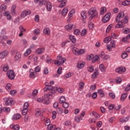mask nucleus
I'll use <instances>...</instances> for the list:
<instances>
[{"label":"nucleus","mask_w":130,"mask_h":130,"mask_svg":"<svg viewBox=\"0 0 130 130\" xmlns=\"http://www.w3.org/2000/svg\"><path fill=\"white\" fill-rule=\"evenodd\" d=\"M88 27L89 29H90V30H92V29H94V23H93V22H90L88 23Z\"/></svg>","instance_id":"nucleus-47"},{"label":"nucleus","mask_w":130,"mask_h":130,"mask_svg":"<svg viewBox=\"0 0 130 130\" xmlns=\"http://www.w3.org/2000/svg\"><path fill=\"white\" fill-rule=\"evenodd\" d=\"M122 6H129L130 1H125L122 3Z\"/></svg>","instance_id":"nucleus-46"},{"label":"nucleus","mask_w":130,"mask_h":130,"mask_svg":"<svg viewBox=\"0 0 130 130\" xmlns=\"http://www.w3.org/2000/svg\"><path fill=\"white\" fill-rule=\"evenodd\" d=\"M112 39V38L111 37H107L104 39V42H105V43H108L109 42H110V41H111Z\"/></svg>","instance_id":"nucleus-33"},{"label":"nucleus","mask_w":130,"mask_h":130,"mask_svg":"<svg viewBox=\"0 0 130 130\" xmlns=\"http://www.w3.org/2000/svg\"><path fill=\"white\" fill-rule=\"evenodd\" d=\"M116 28H123L124 27V24L122 22V21L119 22V23L116 25Z\"/></svg>","instance_id":"nucleus-27"},{"label":"nucleus","mask_w":130,"mask_h":130,"mask_svg":"<svg viewBox=\"0 0 130 130\" xmlns=\"http://www.w3.org/2000/svg\"><path fill=\"white\" fill-rule=\"evenodd\" d=\"M55 93H56V88H53L52 91H50L49 93L45 94L44 95V98H48V99H49L51 98V97H52V95H53V94H55Z\"/></svg>","instance_id":"nucleus-5"},{"label":"nucleus","mask_w":130,"mask_h":130,"mask_svg":"<svg viewBox=\"0 0 130 130\" xmlns=\"http://www.w3.org/2000/svg\"><path fill=\"white\" fill-rule=\"evenodd\" d=\"M98 75H99L98 71H96L92 74V75H91V78H92V79H95V78H96Z\"/></svg>","instance_id":"nucleus-48"},{"label":"nucleus","mask_w":130,"mask_h":130,"mask_svg":"<svg viewBox=\"0 0 130 130\" xmlns=\"http://www.w3.org/2000/svg\"><path fill=\"white\" fill-rule=\"evenodd\" d=\"M84 86H85V83H84L83 82H80L79 83V89H83Z\"/></svg>","instance_id":"nucleus-62"},{"label":"nucleus","mask_w":130,"mask_h":130,"mask_svg":"<svg viewBox=\"0 0 130 130\" xmlns=\"http://www.w3.org/2000/svg\"><path fill=\"white\" fill-rule=\"evenodd\" d=\"M86 34H87V29H83L82 30L81 32V36H85V35H86Z\"/></svg>","instance_id":"nucleus-59"},{"label":"nucleus","mask_w":130,"mask_h":130,"mask_svg":"<svg viewBox=\"0 0 130 130\" xmlns=\"http://www.w3.org/2000/svg\"><path fill=\"white\" fill-rule=\"evenodd\" d=\"M41 70V67L39 66H37L35 69V71L36 73H39Z\"/></svg>","instance_id":"nucleus-51"},{"label":"nucleus","mask_w":130,"mask_h":130,"mask_svg":"<svg viewBox=\"0 0 130 130\" xmlns=\"http://www.w3.org/2000/svg\"><path fill=\"white\" fill-rule=\"evenodd\" d=\"M40 29L36 28L34 30V34L35 35H39L40 34Z\"/></svg>","instance_id":"nucleus-40"},{"label":"nucleus","mask_w":130,"mask_h":130,"mask_svg":"<svg viewBox=\"0 0 130 130\" xmlns=\"http://www.w3.org/2000/svg\"><path fill=\"white\" fill-rule=\"evenodd\" d=\"M69 106H70V104L68 102H64V103L62 104L63 108H69Z\"/></svg>","instance_id":"nucleus-50"},{"label":"nucleus","mask_w":130,"mask_h":130,"mask_svg":"<svg viewBox=\"0 0 130 130\" xmlns=\"http://www.w3.org/2000/svg\"><path fill=\"white\" fill-rule=\"evenodd\" d=\"M65 29L67 30H71V29L74 30V29H76V25L69 23L65 26Z\"/></svg>","instance_id":"nucleus-9"},{"label":"nucleus","mask_w":130,"mask_h":130,"mask_svg":"<svg viewBox=\"0 0 130 130\" xmlns=\"http://www.w3.org/2000/svg\"><path fill=\"white\" fill-rule=\"evenodd\" d=\"M85 64H86V63L84 62L78 61L77 63V68L78 69H83L84 67H85Z\"/></svg>","instance_id":"nucleus-14"},{"label":"nucleus","mask_w":130,"mask_h":130,"mask_svg":"<svg viewBox=\"0 0 130 130\" xmlns=\"http://www.w3.org/2000/svg\"><path fill=\"white\" fill-rule=\"evenodd\" d=\"M9 69H10V67H9V66L6 65L3 68V71H4V72H8V71H9Z\"/></svg>","instance_id":"nucleus-64"},{"label":"nucleus","mask_w":130,"mask_h":130,"mask_svg":"<svg viewBox=\"0 0 130 130\" xmlns=\"http://www.w3.org/2000/svg\"><path fill=\"white\" fill-rule=\"evenodd\" d=\"M43 103H44V104H46V105L49 104L50 103L49 99L47 98H44Z\"/></svg>","instance_id":"nucleus-45"},{"label":"nucleus","mask_w":130,"mask_h":130,"mask_svg":"<svg viewBox=\"0 0 130 130\" xmlns=\"http://www.w3.org/2000/svg\"><path fill=\"white\" fill-rule=\"evenodd\" d=\"M57 112L59 114H62V112H63V110H62V109H61L60 108H57Z\"/></svg>","instance_id":"nucleus-61"},{"label":"nucleus","mask_w":130,"mask_h":130,"mask_svg":"<svg viewBox=\"0 0 130 130\" xmlns=\"http://www.w3.org/2000/svg\"><path fill=\"white\" fill-rule=\"evenodd\" d=\"M59 102L60 104H62L63 103L66 102V97L62 96L59 99Z\"/></svg>","instance_id":"nucleus-32"},{"label":"nucleus","mask_w":130,"mask_h":130,"mask_svg":"<svg viewBox=\"0 0 130 130\" xmlns=\"http://www.w3.org/2000/svg\"><path fill=\"white\" fill-rule=\"evenodd\" d=\"M81 16L83 20H85L87 18V14L86 11H82L81 13Z\"/></svg>","instance_id":"nucleus-36"},{"label":"nucleus","mask_w":130,"mask_h":130,"mask_svg":"<svg viewBox=\"0 0 130 130\" xmlns=\"http://www.w3.org/2000/svg\"><path fill=\"white\" fill-rule=\"evenodd\" d=\"M98 93L101 96V97H104L105 96V94H104V92H103V90L102 89H99L98 90Z\"/></svg>","instance_id":"nucleus-35"},{"label":"nucleus","mask_w":130,"mask_h":130,"mask_svg":"<svg viewBox=\"0 0 130 130\" xmlns=\"http://www.w3.org/2000/svg\"><path fill=\"white\" fill-rule=\"evenodd\" d=\"M53 89H56V91H57V87H53L51 85H48V86H45L44 88V91H45V92H47V90H49L50 91H53Z\"/></svg>","instance_id":"nucleus-8"},{"label":"nucleus","mask_w":130,"mask_h":130,"mask_svg":"<svg viewBox=\"0 0 130 130\" xmlns=\"http://www.w3.org/2000/svg\"><path fill=\"white\" fill-rule=\"evenodd\" d=\"M92 114L94 116L95 118H100V115L97 114L95 111H92Z\"/></svg>","instance_id":"nucleus-42"},{"label":"nucleus","mask_w":130,"mask_h":130,"mask_svg":"<svg viewBox=\"0 0 130 130\" xmlns=\"http://www.w3.org/2000/svg\"><path fill=\"white\" fill-rule=\"evenodd\" d=\"M124 17V13L120 12L118 14L116 17V22H119L121 21V19Z\"/></svg>","instance_id":"nucleus-7"},{"label":"nucleus","mask_w":130,"mask_h":130,"mask_svg":"<svg viewBox=\"0 0 130 130\" xmlns=\"http://www.w3.org/2000/svg\"><path fill=\"white\" fill-rule=\"evenodd\" d=\"M7 55H8V53L6 51H3L0 53V58H4Z\"/></svg>","instance_id":"nucleus-29"},{"label":"nucleus","mask_w":130,"mask_h":130,"mask_svg":"<svg viewBox=\"0 0 130 130\" xmlns=\"http://www.w3.org/2000/svg\"><path fill=\"white\" fill-rule=\"evenodd\" d=\"M8 39V36H0V42L2 43L4 46L6 45V43L4 42L3 40H7Z\"/></svg>","instance_id":"nucleus-13"},{"label":"nucleus","mask_w":130,"mask_h":130,"mask_svg":"<svg viewBox=\"0 0 130 130\" xmlns=\"http://www.w3.org/2000/svg\"><path fill=\"white\" fill-rule=\"evenodd\" d=\"M14 59L15 60H20L21 59V53L20 52H16Z\"/></svg>","instance_id":"nucleus-18"},{"label":"nucleus","mask_w":130,"mask_h":130,"mask_svg":"<svg viewBox=\"0 0 130 130\" xmlns=\"http://www.w3.org/2000/svg\"><path fill=\"white\" fill-rule=\"evenodd\" d=\"M43 33L45 35L49 36V35H50V29L48 27H46L43 30Z\"/></svg>","instance_id":"nucleus-17"},{"label":"nucleus","mask_w":130,"mask_h":130,"mask_svg":"<svg viewBox=\"0 0 130 130\" xmlns=\"http://www.w3.org/2000/svg\"><path fill=\"white\" fill-rule=\"evenodd\" d=\"M72 51L75 55L79 56L82 55V54H84L86 52V50L85 49H79L78 48L74 47L72 49Z\"/></svg>","instance_id":"nucleus-2"},{"label":"nucleus","mask_w":130,"mask_h":130,"mask_svg":"<svg viewBox=\"0 0 130 130\" xmlns=\"http://www.w3.org/2000/svg\"><path fill=\"white\" fill-rule=\"evenodd\" d=\"M69 39H70V41H71V42H72V43H75L76 41V38L75 37V36H74L73 35L69 36Z\"/></svg>","instance_id":"nucleus-30"},{"label":"nucleus","mask_w":130,"mask_h":130,"mask_svg":"<svg viewBox=\"0 0 130 130\" xmlns=\"http://www.w3.org/2000/svg\"><path fill=\"white\" fill-rule=\"evenodd\" d=\"M32 52L31 49L28 48L24 53V56H28Z\"/></svg>","instance_id":"nucleus-37"},{"label":"nucleus","mask_w":130,"mask_h":130,"mask_svg":"<svg viewBox=\"0 0 130 130\" xmlns=\"http://www.w3.org/2000/svg\"><path fill=\"white\" fill-rule=\"evenodd\" d=\"M74 14H75V10H72L69 13L68 17H69V18L73 17V16H74Z\"/></svg>","instance_id":"nucleus-55"},{"label":"nucleus","mask_w":130,"mask_h":130,"mask_svg":"<svg viewBox=\"0 0 130 130\" xmlns=\"http://www.w3.org/2000/svg\"><path fill=\"white\" fill-rule=\"evenodd\" d=\"M109 95L110 97V98H112V99H115V94L113 92H110L109 93Z\"/></svg>","instance_id":"nucleus-60"},{"label":"nucleus","mask_w":130,"mask_h":130,"mask_svg":"<svg viewBox=\"0 0 130 130\" xmlns=\"http://www.w3.org/2000/svg\"><path fill=\"white\" fill-rule=\"evenodd\" d=\"M20 118H21V115L17 113L12 116V119H13V120H18V119H20Z\"/></svg>","instance_id":"nucleus-16"},{"label":"nucleus","mask_w":130,"mask_h":130,"mask_svg":"<svg viewBox=\"0 0 130 130\" xmlns=\"http://www.w3.org/2000/svg\"><path fill=\"white\" fill-rule=\"evenodd\" d=\"M36 111H37L36 113V116H39V115H41V116H43V115L41 114V109H36Z\"/></svg>","instance_id":"nucleus-39"},{"label":"nucleus","mask_w":130,"mask_h":130,"mask_svg":"<svg viewBox=\"0 0 130 130\" xmlns=\"http://www.w3.org/2000/svg\"><path fill=\"white\" fill-rule=\"evenodd\" d=\"M11 14L12 16L16 15V5H13L11 8Z\"/></svg>","instance_id":"nucleus-28"},{"label":"nucleus","mask_w":130,"mask_h":130,"mask_svg":"<svg viewBox=\"0 0 130 130\" xmlns=\"http://www.w3.org/2000/svg\"><path fill=\"white\" fill-rule=\"evenodd\" d=\"M123 32L124 34H128V33H130V29L128 28H125L123 29Z\"/></svg>","instance_id":"nucleus-56"},{"label":"nucleus","mask_w":130,"mask_h":130,"mask_svg":"<svg viewBox=\"0 0 130 130\" xmlns=\"http://www.w3.org/2000/svg\"><path fill=\"white\" fill-rule=\"evenodd\" d=\"M96 84L91 85L89 88V91H91V92H93V91H94L96 89Z\"/></svg>","instance_id":"nucleus-53"},{"label":"nucleus","mask_w":130,"mask_h":130,"mask_svg":"<svg viewBox=\"0 0 130 130\" xmlns=\"http://www.w3.org/2000/svg\"><path fill=\"white\" fill-rule=\"evenodd\" d=\"M3 111L5 113H9L11 111V108L10 107H4L3 108Z\"/></svg>","instance_id":"nucleus-34"},{"label":"nucleus","mask_w":130,"mask_h":130,"mask_svg":"<svg viewBox=\"0 0 130 130\" xmlns=\"http://www.w3.org/2000/svg\"><path fill=\"white\" fill-rule=\"evenodd\" d=\"M11 88H12V84L11 83H8L6 86V89L7 91H10V90H11Z\"/></svg>","instance_id":"nucleus-44"},{"label":"nucleus","mask_w":130,"mask_h":130,"mask_svg":"<svg viewBox=\"0 0 130 130\" xmlns=\"http://www.w3.org/2000/svg\"><path fill=\"white\" fill-rule=\"evenodd\" d=\"M57 58L58 60H60V62L62 64L64 63V62H66V60H67L66 58H62L61 56H58Z\"/></svg>","instance_id":"nucleus-23"},{"label":"nucleus","mask_w":130,"mask_h":130,"mask_svg":"<svg viewBox=\"0 0 130 130\" xmlns=\"http://www.w3.org/2000/svg\"><path fill=\"white\" fill-rule=\"evenodd\" d=\"M88 15L90 17V20H92L94 17H96L98 15V12H97V8L95 7H92L88 12Z\"/></svg>","instance_id":"nucleus-1"},{"label":"nucleus","mask_w":130,"mask_h":130,"mask_svg":"<svg viewBox=\"0 0 130 130\" xmlns=\"http://www.w3.org/2000/svg\"><path fill=\"white\" fill-rule=\"evenodd\" d=\"M75 120L77 122H80L82 120V117L80 116H77L75 118Z\"/></svg>","instance_id":"nucleus-43"},{"label":"nucleus","mask_w":130,"mask_h":130,"mask_svg":"<svg viewBox=\"0 0 130 130\" xmlns=\"http://www.w3.org/2000/svg\"><path fill=\"white\" fill-rule=\"evenodd\" d=\"M46 58H47V60H46L47 63H48V64L51 63L52 61V59H51L49 56H47Z\"/></svg>","instance_id":"nucleus-54"},{"label":"nucleus","mask_w":130,"mask_h":130,"mask_svg":"<svg viewBox=\"0 0 130 130\" xmlns=\"http://www.w3.org/2000/svg\"><path fill=\"white\" fill-rule=\"evenodd\" d=\"M115 120V117H112L109 119V122L110 123H113V122Z\"/></svg>","instance_id":"nucleus-63"},{"label":"nucleus","mask_w":130,"mask_h":130,"mask_svg":"<svg viewBox=\"0 0 130 130\" xmlns=\"http://www.w3.org/2000/svg\"><path fill=\"white\" fill-rule=\"evenodd\" d=\"M113 27V24H110L106 29V33H109L110 32V30Z\"/></svg>","instance_id":"nucleus-38"},{"label":"nucleus","mask_w":130,"mask_h":130,"mask_svg":"<svg viewBox=\"0 0 130 130\" xmlns=\"http://www.w3.org/2000/svg\"><path fill=\"white\" fill-rule=\"evenodd\" d=\"M87 71L90 73H92L94 71V67L92 66H90L87 68Z\"/></svg>","instance_id":"nucleus-52"},{"label":"nucleus","mask_w":130,"mask_h":130,"mask_svg":"<svg viewBox=\"0 0 130 130\" xmlns=\"http://www.w3.org/2000/svg\"><path fill=\"white\" fill-rule=\"evenodd\" d=\"M47 126V130L54 129V128L56 127L55 125H53L51 124H50V125H48V126Z\"/></svg>","instance_id":"nucleus-31"},{"label":"nucleus","mask_w":130,"mask_h":130,"mask_svg":"<svg viewBox=\"0 0 130 130\" xmlns=\"http://www.w3.org/2000/svg\"><path fill=\"white\" fill-rule=\"evenodd\" d=\"M68 43H70V41L67 40L64 41L62 44H61V47H64Z\"/></svg>","instance_id":"nucleus-57"},{"label":"nucleus","mask_w":130,"mask_h":130,"mask_svg":"<svg viewBox=\"0 0 130 130\" xmlns=\"http://www.w3.org/2000/svg\"><path fill=\"white\" fill-rule=\"evenodd\" d=\"M10 128H14V130H19L20 126H19V125H15L12 124L10 125Z\"/></svg>","instance_id":"nucleus-24"},{"label":"nucleus","mask_w":130,"mask_h":130,"mask_svg":"<svg viewBox=\"0 0 130 130\" xmlns=\"http://www.w3.org/2000/svg\"><path fill=\"white\" fill-rule=\"evenodd\" d=\"M46 7L47 11L50 12V11H51V9H52V4H51L50 2H47Z\"/></svg>","instance_id":"nucleus-20"},{"label":"nucleus","mask_w":130,"mask_h":130,"mask_svg":"<svg viewBox=\"0 0 130 130\" xmlns=\"http://www.w3.org/2000/svg\"><path fill=\"white\" fill-rule=\"evenodd\" d=\"M27 112H28V109H25L23 108L22 111V115H26L27 114Z\"/></svg>","instance_id":"nucleus-58"},{"label":"nucleus","mask_w":130,"mask_h":130,"mask_svg":"<svg viewBox=\"0 0 130 130\" xmlns=\"http://www.w3.org/2000/svg\"><path fill=\"white\" fill-rule=\"evenodd\" d=\"M126 71V69L124 67H120L115 69L116 73L118 74H123V73H124Z\"/></svg>","instance_id":"nucleus-6"},{"label":"nucleus","mask_w":130,"mask_h":130,"mask_svg":"<svg viewBox=\"0 0 130 130\" xmlns=\"http://www.w3.org/2000/svg\"><path fill=\"white\" fill-rule=\"evenodd\" d=\"M45 50V49L44 48H38L36 50V52L37 54H41Z\"/></svg>","instance_id":"nucleus-22"},{"label":"nucleus","mask_w":130,"mask_h":130,"mask_svg":"<svg viewBox=\"0 0 130 130\" xmlns=\"http://www.w3.org/2000/svg\"><path fill=\"white\" fill-rule=\"evenodd\" d=\"M99 68L102 73H105L106 72V68L103 64H100L99 65Z\"/></svg>","instance_id":"nucleus-21"},{"label":"nucleus","mask_w":130,"mask_h":130,"mask_svg":"<svg viewBox=\"0 0 130 130\" xmlns=\"http://www.w3.org/2000/svg\"><path fill=\"white\" fill-rule=\"evenodd\" d=\"M73 76H74V73L73 72H69L64 76V79H69V78L73 77Z\"/></svg>","instance_id":"nucleus-26"},{"label":"nucleus","mask_w":130,"mask_h":130,"mask_svg":"<svg viewBox=\"0 0 130 130\" xmlns=\"http://www.w3.org/2000/svg\"><path fill=\"white\" fill-rule=\"evenodd\" d=\"M7 76L9 80H14L16 77L15 72L12 70H9L7 73Z\"/></svg>","instance_id":"nucleus-3"},{"label":"nucleus","mask_w":130,"mask_h":130,"mask_svg":"<svg viewBox=\"0 0 130 130\" xmlns=\"http://www.w3.org/2000/svg\"><path fill=\"white\" fill-rule=\"evenodd\" d=\"M127 97V93H122L121 94L120 100L122 102H123L126 99Z\"/></svg>","instance_id":"nucleus-15"},{"label":"nucleus","mask_w":130,"mask_h":130,"mask_svg":"<svg viewBox=\"0 0 130 130\" xmlns=\"http://www.w3.org/2000/svg\"><path fill=\"white\" fill-rule=\"evenodd\" d=\"M67 5V1L63 0L62 2L60 4L59 7L60 8H63Z\"/></svg>","instance_id":"nucleus-49"},{"label":"nucleus","mask_w":130,"mask_h":130,"mask_svg":"<svg viewBox=\"0 0 130 130\" xmlns=\"http://www.w3.org/2000/svg\"><path fill=\"white\" fill-rule=\"evenodd\" d=\"M107 8L105 7H102L101 8V11L100 12V15H104V14H105V13H106V11H107Z\"/></svg>","instance_id":"nucleus-25"},{"label":"nucleus","mask_w":130,"mask_h":130,"mask_svg":"<svg viewBox=\"0 0 130 130\" xmlns=\"http://www.w3.org/2000/svg\"><path fill=\"white\" fill-rule=\"evenodd\" d=\"M68 10L67 8H64L62 11V16H66L67 14H68Z\"/></svg>","instance_id":"nucleus-41"},{"label":"nucleus","mask_w":130,"mask_h":130,"mask_svg":"<svg viewBox=\"0 0 130 130\" xmlns=\"http://www.w3.org/2000/svg\"><path fill=\"white\" fill-rule=\"evenodd\" d=\"M6 99L7 100L5 101V105H6V106H10V105H12V104H13V102H14V99L13 98Z\"/></svg>","instance_id":"nucleus-11"},{"label":"nucleus","mask_w":130,"mask_h":130,"mask_svg":"<svg viewBox=\"0 0 130 130\" xmlns=\"http://www.w3.org/2000/svg\"><path fill=\"white\" fill-rule=\"evenodd\" d=\"M111 17V13L109 12L107 13L102 19V21L103 23H107Z\"/></svg>","instance_id":"nucleus-4"},{"label":"nucleus","mask_w":130,"mask_h":130,"mask_svg":"<svg viewBox=\"0 0 130 130\" xmlns=\"http://www.w3.org/2000/svg\"><path fill=\"white\" fill-rule=\"evenodd\" d=\"M4 16L7 17V20H11L12 19V16L10 15V12L6 11L3 13Z\"/></svg>","instance_id":"nucleus-19"},{"label":"nucleus","mask_w":130,"mask_h":130,"mask_svg":"<svg viewBox=\"0 0 130 130\" xmlns=\"http://www.w3.org/2000/svg\"><path fill=\"white\" fill-rule=\"evenodd\" d=\"M128 120H129V116H127L126 117L120 118L119 122L121 123H124V122H127Z\"/></svg>","instance_id":"nucleus-12"},{"label":"nucleus","mask_w":130,"mask_h":130,"mask_svg":"<svg viewBox=\"0 0 130 130\" xmlns=\"http://www.w3.org/2000/svg\"><path fill=\"white\" fill-rule=\"evenodd\" d=\"M31 14V11L30 10H24L23 11L21 14V16L22 18H25L26 16H28V15H30Z\"/></svg>","instance_id":"nucleus-10"}]
</instances>
